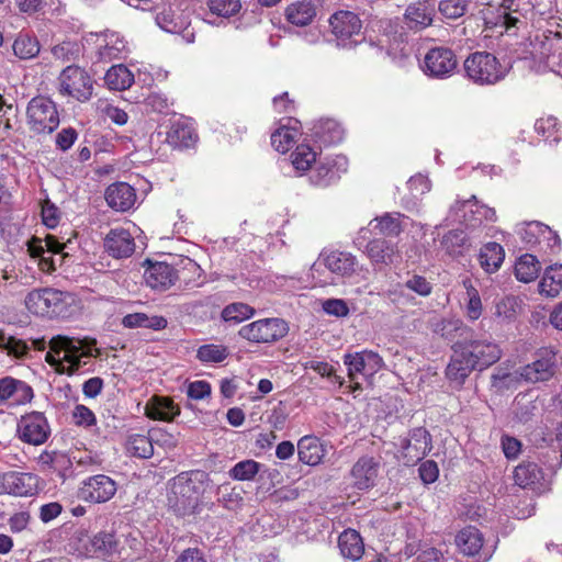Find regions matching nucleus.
I'll use <instances>...</instances> for the list:
<instances>
[{
	"mask_svg": "<svg viewBox=\"0 0 562 562\" xmlns=\"http://www.w3.org/2000/svg\"><path fill=\"white\" fill-rule=\"evenodd\" d=\"M94 350V340L58 335L50 339L45 359L58 373L72 374L95 356Z\"/></svg>",
	"mask_w": 562,
	"mask_h": 562,
	"instance_id": "f257e3e1",
	"label": "nucleus"
},
{
	"mask_svg": "<svg viewBox=\"0 0 562 562\" xmlns=\"http://www.w3.org/2000/svg\"><path fill=\"white\" fill-rule=\"evenodd\" d=\"M70 548L80 557L101 558L115 562L117 539L112 532L101 531L90 536L86 530H77L69 543Z\"/></svg>",
	"mask_w": 562,
	"mask_h": 562,
	"instance_id": "f03ea898",
	"label": "nucleus"
},
{
	"mask_svg": "<svg viewBox=\"0 0 562 562\" xmlns=\"http://www.w3.org/2000/svg\"><path fill=\"white\" fill-rule=\"evenodd\" d=\"M200 501L199 486L192 473L182 472L172 479L168 494V506L178 516L193 515Z\"/></svg>",
	"mask_w": 562,
	"mask_h": 562,
	"instance_id": "7ed1b4c3",
	"label": "nucleus"
},
{
	"mask_svg": "<svg viewBox=\"0 0 562 562\" xmlns=\"http://www.w3.org/2000/svg\"><path fill=\"white\" fill-rule=\"evenodd\" d=\"M508 66L503 65L491 53L476 52L464 60L467 76L477 85H495L503 80L508 72Z\"/></svg>",
	"mask_w": 562,
	"mask_h": 562,
	"instance_id": "20e7f679",
	"label": "nucleus"
},
{
	"mask_svg": "<svg viewBox=\"0 0 562 562\" xmlns=\"http://www.w3.org/2000/svg\"><path fill=\"white\" fill-rule=\"evenodd\" d=\"M58 92L63 97L86 102L92 97L93 80L90 75L79 66H67L58 78Z\"/></svg>",
	"mask_w": 562,
	"mask_h": 562,
	"instance_id": "39448f33",
	"label": "nucleus"
},
{
	"mask_svg": "<svg viewBox=\"0 0 562 562\" xmlns=\"http://www.w3.org/2000/svg\"><path fill=\"white\" fill-rule=\"evenodd\" d=\"M27 124L35 133H52L59 125L57 106L49 98H33L26 109Z\"/></svg>",
	"mask_w": 562,
	"mask_h": 562,
	"instance_id": "423d86ee",
	"label": "nucleus"
},
{
	"mask_svg": "<svg viewBox=\"0 0 562 562\" xmlns=\"http://www.w3.org/2000/svg\"><path fill=\"white\" fill-rule=\"evenodd\" d=\"M61 244L55 236L47 235L44 239L34 237L27 243L30 256L37 261L38 268L46 273L55 271L66 256Z\"/></svg>",
	"mask_w": 562,
	"mask_h": 562,
	"instance_id": "0eeeda50",
	"label": "nucleus"
},
{
	"mask_svg": "<svg viewBox=\"0 0 562 562\" xmlns=\"http://www.w3.org/2000/svg\"><path fill=\"white\" fill-rule=\"evenodd\" d=\"M289 326L281 318H262L244 325L238 334L241 338L256 344H270L286 336Z\"/></svg>",
	"mask_w": 562,
	"mask_h": 562,
	"instance_id": "6e6552de",
	"label": "nucleus"
},
{
	"mask_svg": "<svg viewBox=\"0 0 562 562\" xmlns=\"http://www.w3.org/2000/svg\"><path fill=\"white\" fill-rule=\"evenodd\" d=\"M457 66V56L452 49L448 47H434L426 53L422 70L430 78L447 79L453 75Z\"/></svg>",
	"mask_w": 562,
	"mask_h": 562,
	"instance_id": "1a4fd4ad",
	"label": "nucleus"
},
{
	"mask_svg": "<svg viewBox=\"0 0 562 562\" xmlns=\"http://www.w3.org/2000/svg\"><path fill=\"white\" fill-rule=\"evenodd\" d=\"M16 432L21 441L32 446H41L47 441L50 435V426L43 413L31 412L21 416Z\"/></svg>",
	"mask_w": 562,
	"mask_h": 562,
	"instance_id": "9d476101",
	"label": "nucleus"
},
{
	"mask_svg": "<svg viewBox=\"0 0 562 562\" xmlns=\"http://www.w3.org/2000/svg\"><path fill=\"white\" fill-rule=\"evenodd\" d=\"M116 491L117 484L112 477L95 474L81 481L78 495L83 502L102 504L112 499Z\"/></svg>",
	"mask_w": 562,
	"mask_h": 562,
	"instance_id": "9b49d317",
	"label": "nucleus"
},
{
	"mask_svg": "<svg viewBox=\"0 0 562 562\" xmlns=\"http://www.w3.org/2000/svg\"><path fill=\"white\" fill-rule=\"evenodd\" d=\"M25 305L36 315H58L64 307V292L50 288L33 290L27 294Z\"/></svg>",
	"mask_w": 562,
	"mask_h": 562,
	"instance_id": "f8f14e48",
	"label": "nucleus"
},
{
	"mask_svg": "<svg viewBox=\"0 0 562 562\" xmlns=\"http://www.w3.org/2000/svg\"><path fill=\"white\" fill-rule=\"evenodd\" d=\"M431 450V437L429 432L418 427L413 429L408 437L403 440L400 451V460L407 467L415 465Z\"/></svg>",
	"mask_w": 562,
	"mask_h": 562,
	"instance_id": "ddd939ff",
	"label": "nucleus"
},
{
	"mask_svg": "<svg viewBox=\"0 0 562 562\" xmlns=\"http://www.w3.org/2000/svg\"><path fill=\"white\" fill-rule=\"evenodd\" d=\"M348 169V159L344 155L326 157L319 160L310 176L314 186L328 187L336 182Z\"/></svg>",
	"mask_w": 562,
	"mask_h": 562,
	"instance_id": "4468645a",
	"label": "nucleus"
},
{
	"mask_svg": "<svg viewBox=\"0 0 562 562\" xmlns=\"http://www.w3.org/2000/svg\"><path fill=\"white\" fill-rule=\"evenodd\" d=\"M38 487V477L32 473L5 472L0 474V494L32 496Z\"/></svg>",
	"mask_w": 562,
	"mask_h": 562,
	"instance_id": "2eb2a0df",
	"label": "nucleus"
},
{
	"mask_svg": "<svg viewBox=\"0 0 562 562\" xmlns=\"http://www.w3.org/2000/svg\"><path fill=\"white\" fill-rule=\"evenodd\" d=\"M557 368V357L552 349H542L537 359L519 370V376L527 382L547 381L553 376Z\"/></svg>",
	"mask_w": 562,
	"mask_h": 562,
	"instance_id": "dca6fc26",
	"label": "nucleus"
},
{
	"mask_svg": "<svg viewBox=\"0 0 562 562\" xmlns=\"http://www.w3.org/2000/svg\"><path fill=\"white\" fill-rule=\"evenodd\" d=\"M464 346L470 351V355L480 371L496 363L503 353L499 345L487 338L473 339L464 342Z\"/></svg>",
	"mask_w": 562,
	"mask_h": 562,
	"instance_id": "f3484780",
	"label": "nucleus"
},
{
	"mask_svg": "<svg viewBox=\"0 0 562 562\" xmlns=\"http://www.w3.org/2000/svg\"><path fill=\"white\" fill-rule=\"evenodd\" d=\"M477 367L464 344L456 346L450 362L446 369V375L451 382L463 384L465 379Z\"/></svg>",
	"mask_w": 562,
	"mask_h": 562,
	"instance_id": "a211bd4d",
	"label": "nucleus"
},
{
	"mask_svg": "<svg viewBox=\"0 0 562 562\" xmlns=\"http://www.w3.org/2000/svg\"><path fill=\"white\" fill-rule=\"evenodd\" d=\"M364 252L373 266L386 267L396 262L401 258L397 245L384 238H374L370 240Z\"/></svg>",
	"mask_w": 562,
	"mask_h": 562,
	"instance_id": "6ab92c4d",
	"label": "nucleus"
},
{
	"mask_svg": "<svg viewBox=\"0 0 562 562\" xmlns=\"http://www.w3.org/2000/svg\"><path fill=\"white\" fill-rule=\"evenodd\" d=\"M379 469L380 463L373 457H361L353 464L350 472L352 485L360 491H367L373 487L379 474Z\"/></svg>",
	"mask_w": 562,
	"mask_h": 562,
	"instance_id": "aec40b11",
	"label": "nucleus"
},
{
	"mask_svg": "<svg viewBox=\"0 0 562 562\" xmlns=\"http://www.w3.org/2000/svg\"><path fill=\"white\" fill-rule=\"evenodd\" d=\"M318 263L340 278H349L356 272L358 262L356 256L350 252L331 250L323 252Z\"/></svg>",
	"mask_w": 562,
	"mask_h": 562,
	"instance_id": "412c9836",
	"label": "nucleus"
},
{
	"mask_svg": "<svg viewBox=\"0 0 562 562\" xmlns=\"http://www.w3.org/2000/svg\"><path fill=\"white\" fill-rule=\"evenodd\" d=\"M33 398L32 387L21 380L11 376L0 379V402H9L13 406L24 405Z\"/></svg>",
	"mask_w": 562,
	"mask_h": 562,
	"instance_id": "4be33fe9",
	"label": "nucleus"
},
{
	"mask_svg": "<svg viewBox=\"0 0 562 562\" xmlns=\"http://www.w3.org/2000/svg\"><path fill=\"white\" fill-rule=\"evenodd\" d=\"M144 279L151 289L165 291L176 283L178 274L176 269L166 262H148Z\"/></svg>",
	"mask_w": 562,
	"mask_h": 562,
	"instance_id": "5701e85b",
	"label": "nucleus"
},
{
	"mask_svg": "<svg viewBox=\"0 0 562 562\" xmlns=\"http://www.w3.org/2000/svg\"><path fill=\"white\" fill-rule=\"evenodd\" d=\"M108 205L117 212L131 210L136 202L135 189L126 182L110 184L104 193Z\"/></svg>",
	"mask_w": 562,
	"mask_h": 562,
	"instance_id": "b1692460",
	"label": "nucleus"
},
{
	"mask_svg": "<svg viewBox=\"0 0 562 562\" xmlns=\"http://www.w3.org/2000/svg\"><path fill=\"white\" fill-rule=\"evenodd\" d=\"M95 38L97 54L99 60L111 61L121 58L126 52V41L115 32H106L100 35H92Z\"/></svg>",
	"mask_w": 562,
	"mask_h": 562,
	"instance_id": "393cba45",
	"label": "nucleus"
},
{
	"mask_svg": "<svg viewBox=\"0 0 562 562\" xmlns=\"http://www.w3.org/2000/svg\"><path fill=\"white\" fill-rule=\"evenodd\" d=\"M333 34L341 42L358 35L362 29L359 16L351 11H339L329 19Z\"/></svg>",
	"mask_w": 562,
	"mask_h": 562,
	"instance_id": "a878e982",
	"label": "nucleus"
},
{
	"mask_svg": "<svg viewBox=\"0 0 562 562\" xmlns=\"http://www.w3.org/2000/svg\"><path fill=\"white\" fill-rule=\"evenodd\" d=\"M435 12L429 1H416L405 9L404 21L409 30L420 31L432 24Z\"/></svg>",
	"mask_w": 562,
	"mask_h": 562,
	"instance_id": "bb28decb",
	"label": "nucleus"
},
{
	"mask_svg": "<svg viewBox=\"0 0 562 562\" xmlns=\"http://www.w3.org/2000/svg\"><path fill=\"white\" fill-rule=\"evenodd\" d=\"M105 250L114 258H127L135 250L133 236L124 228L111 229L104 239Z\"/></svg>",
	"mask_w": 562,
	"mask_h": 562,
	"instance_id": "cd10ccee",
	"label": "nucleus"
},
{
	"mask_svg": "<svg viewBox=\"0 0 562 562\" xmlns=\"http://www.w3.org/2000/svg\"><path fill=\"white\" fill-rule=\"evenodd\" d=\"M145 415L153 420L172 422L180 407L170 397L154 395L145 404Z\"/></svg>",
	"mask_w": 562,
	"mask_h": 562,
	"instance_id": "c85d7f7f",
	"label": "nucleus"
},
{
	"mask_svg": "<svg viewBox=\"0 0 562 562\" xmlns=\"http://www.w3.org/2000/svg\"><path fill=\"white\" fill-rule=\"evenodd\" d=\"M116 539L115 562H132L140 558L144 551V542L138 530L131 531L127 535L116 536Z\"/></svg>",
	"mask_w": 562,
	"mask_h": 562,
	"instance_id": "c756f323",
	"label": "nucleus"
},
{
	"mask_svg": "<svg viewBox=\"0 0 562 562\" xmlns=\"http://www.w3.org/2000/svg\"><path fill=\"white\" fill-rule=\"evenodd\" d=\"M166 139L172 147L189 148L195 144L198 135L192 123L180 117L171 123Z\"/></svg>",
	"mask_w": 562,
	"mask_h": 562,
	"instance_id": "7c9ffc66",
	"label": "nucleus"
},
{
	"mask_svg": "<svg viewBox=\"0 0 562 562\" xmlns=\"http://www.w3.org/2000/svg\"><path fill=\"white\" fill-rule=\"evenodd\" d=\"M297 454L301 462L317 465L326 454L325 446L315 436H304L297 442Z\"/></svg>",
	"mask_w": 562,
	"mask_h": 562,
	"instance_id": "2f4dec72",
	"label": "nucleus"
},
{
	"mask_svg": "<svg viewBox=\"0 0 562 562\" xmlns=\"http://www.w3.org/2000/svg\"><path fill=\"white\" fill-rule=\"evenodd\" d=\"M456 544L464 555L473 557L483 547V536L477 528L469 526L458 532Z\"/></svg>",
	"mask_w": 562,
	"mask_h": 562,
	"instance_id": "473e14b6",
	"label": "nucleus"
},
{
	"mask_svg": "<svg viewBox=\"0 0 562 562\" xmlns=\"http://www.w3.org/2000/svg\"><path fill=\"white\" fill-rule=\"evenodd\" d=\"M316 16V8L310 0H301L291 3L285 9L286 20L294 25L305 26Z\"/></svg>",
	"mask_w": 562,
	"mask_h": 562,
	"instance_id": "72a5a7b5",
	"label": "nucleus"
},
{
	"mask_svg": "<svg viewBox=\"0 0 562 562\" xmlns=\"http://www.w3.org/2000/svg\"><path fill=\"white\" fill-rule=\"evenodd\" d=\"M340 553L352 561L361 559L364 547L360 535L356 530L344 531L338 539Z\"/></svg>",
	"mask_w": 562,
	"mask_h": 562,
	"instance_id": "f704fd0d",
	"label": "nucleus"
},
{
	"mask_svg": "<svg viewBox=\"0 0 562 562\" xmlns=\"http://www.w3.org/2000/svg\"><path fill=\"white\" fill-rule=\"evenodd\" d=\"M505 258L503 247L497 243H487L484 245L479 255L481 267L487 273H494L499 269Z\"/></svg>",
	"mask_w": 562,
	"mask_h": 562,
	"instance_id": "c9c22d12",
	"label": "nucleus"
},
{
	"mask_svg": "<svg viewBox=\"0 0 562 562\" xmlns=\"http://www.w3.org/2000/svg\"><path fill=\"white\" fill-rule=\"evenodd\" d=\"M468 209L471 214L480 215L479 223L482 222V218L494 222L496 221V212L494 209H491L486 205L480 204L476 200L475 195H472L468 200H457L453 205H451L450 211L456 214V216L461 217L459 212Z\"/></svg>",
	"mask_w": 562,
	"mask_h": 562,
	"instance_id": "e433bc0d",
	"label": "nucleus"
},
{
	"mask_svg": "<svg viewBox=\"0 0 562 562\" xmlns=\"http://www.w3.org/2000/svg\"><path fill=\"white\" fill-rule=\"evenodd\" d=\"M541 294L555 297L562 291V265H552L544 270L539 283Z\"/></svg>",
	"mask_w": 562,
	"mask_h": 562,
	"instance_id": "4c0bfd02",
	"label": "nucleus"
},
{
	"mask_svg": "<svg viewBox=\"0 0 562 562\" xmlns=\"http://www.w3.org/2000/svg\"><path fill=\"white\" fill-rule=\"evenodd\" d=\"M403 218H405V216L401 213H385L372 220L369 225L378 231L380 235L397 236L404 228L402 224Z\"/></svg>",
	"mask_w": 562,
	"mask_h": 562,
	"instance_id": "58836bf2",
	"label": "nucleus"
},
{
	"mask_svg": "<svg viewBox=\"0 0 562 562\" xmlns=\"http://www.w3.org/2000/svg\"><path fill=\"white\" fill-rule=\"evenodd\" d=\"M104 81L111 90L123 91L134 82V75L124 65L112 66L104 76Z\"/></svg>",
	"mask_w": 562,
	"mask_h": 562,
	"instance_id": "ea45409f",
	"label": "nucleus"
},
{
	"mask_svg": "<svg viewBox=\"0 0 562 562\" xmlns=\"http://www.w3.org/2000/svg\"><path fill=\"white\" fill-rule=\"evenodd\" d=\"M542 479L541 469L533 462L521 463L514 471V481L522 488L535 487Z\"/></svg>",
	"mask_w": 562,
	"mask_h": 562,
	"instance_id": "a19ab883",
	"label": "nucleus"
},
{
	"mask_svg": "<svg viewBox=\"0 0 562 562\" xmlns=\"http://www.w3.org/2000/svg\"><path fill=\"white\" fill-rule=\"evenodd\" d=\"M167 319L162 316H148L145 313L127 314L122 319V325L126 328H151L155 330L167 327Z\"/></svg>",
	"mask_w": 562,
	"mask_h": 562,
	"instance_id": "79ce46f5",
	"label": "nucleus"
},
{
	"mask_svg": "<svg viewBox=\"0 0 562 562\" xmlns=\"http://www.w3.org/2000/svg\"><path fill=\"white\" fill-rule=\"evenodd\" d=\"M540 271V262L536 256L525 254L518 258L515 265L516 278L525 283L533 281Z\"/></svg>",
	"mask_w": 562,
	"mask_h": 562,
	"instance_id": "37998d69",
	"label": "nucleus"
},
{
	"mask_svg": "<svg viewBox=\"0 0 562 562\" xmlns=\"http://www.w3.org/2000/svg\"><path fill=\"white\" fill-rule=\"evenodd\" d=\"M518 233L522 241L529 247L542 245V237L552 236L551 228L540 222H530L521 227Z\"/></svg>",
	"mask_w": 562,
	"mask_h": 562,
	"instance_id": "c03bdc74",
	"label": "nucleus"
},
{
	"mask_svg": "<svg viewBox=\"0 0 562 562\" xmlns=\"http://www.w3.org/2000/svg\"><path fill=\"white\" fill-rule=\"evenodd\" d=\"M126 450L133 457L148 459L154 453L153 439L140 434L131 435L126 440Z\"/></svg>",
	"mask_w": 562,
	"mask_h": 562,
	"instance_id": "a18cd8bd",
	"label": "nucleus"
},
{
	"mask_svg": "<svg viewBox=\"0 0 562 562\" xmlns=\"http://www.w3.org/2000/svg\"><path fill=\"white\" fill-rule=\"evenodd\" d=\"M12 48L14 55L20 59H31L38 55L40 43L35 37L21 33L14 40Z\"/></svg>",
	"mask_w": 562,
	"mask_h": 562,
	"instance_id": "49530a36",
	"label": "nucleus"
},
{
	"mask_svg": "<svg viewBox=\"0 0 562 562\" xmlns=\"http://www.w3.org/2000/svg\"><path fill=\"white\" fill-rule=\"evenodd\" d=\"M229 350L224 345L206 344L196 350V358L203 363H220L227 359Z\"/></svg>",
	"mask_w": 562,
	"mask_h": 562,
	"instance_id": "de8ad7c7",
	"label": "nucleus"
},
{
	"mask_svg": "<svg viewBox=\"0 0 562 562\" xmlns=\"http://www.w3.org/2000/svg\"><path fill=\"white\" fill-rule=\"evenodd\" d=\"M463 285L467 290V301L464 305L467 317L474 322L479 319L483 312V304L479 291L473 286L470 280H464Z\"/></svg>",
	"mask_w": 562,
	"mask_h": 562,
	"instance_id": "09e8293b",
	"label": "nucleus"
},
{
	"mask_svg": "<svg viewBox=\"0 0 562 562\" xmlns=\"http://www.w3.org/2000/svg\"><path fill=\"white\" fill-rule=\"evenodd\" d=\"M467 245V235L461 229H453L442 236L441 248L450 256L462 254Z\"/></svg>",
	"mask_w": 562,
	"mask_h": 562,
	"instance_id": "8fccbe9b",
	"label": "nucleus"
},
{
	"mask_svg": "<svg viewBox=\"0 0 562 562\" xmlns=\"http://www.w3.org/2000/svg\"><path fill=\"white\" fill-rule=\"evenodd\" d=\"M316 161V153L311 146L302 144L299 145L291 154V164L300 173L305 172L311 168V165Z\"/></svg>",
	"mask_w": 562,
	"mask_h": 562,
	"instance_id": "3c124183",
	"label": "nucleus"
},
{
	"mask_svg": "<svg viewBox=\"0 0 562 562\" xmlns=\"http://www.w3.org/2000/svg\"><path fill=\"white\" fill-rule=\"evenodd\" d=\"M299 131L295 127L282 126L271 135V144L276 150L286 153L295 143Z\"/></svg>",
	"mask_w": 562,
	"mask_h": 562,
	"instance_id": "603ef678",
	"label": "nucleus"
},
{
	"mask_svg": "<svg viewBox=\"0 0 562 562\" xmlns=\"http://www.w3.org/2000/svg\"><path fill=\"white\" fill-rule=\"evenodd\" d=\"M315 134L324 145L340 143L344 138V131L335 121H326L317 127Z\"/></svg>",
	"mask_w": 562,
	"mask_h": 562,
	"instance_id": "864d4df0",
	"label": "nucleus"
},
{
	"mask_svg": "<svg viewBox=\"0 0 562 562\" xmlns=\"http://www.w3.org/2000/svg\"><path fill=\"white\" fill-rule=\"evenodd\" d=\"M156 22L160 29L169 33H179L187 25V21L177 15L171 9L159 12Z\"/></svg>",
	"mask_w": 562,
	"mask_h": 562,
	"instance_id": "5fc2aeb1",
	"label": "nucleus"
},
{
	"mask_svg": "<svg viewBox=\"0 0 562 562\" xmlns=\"http://www.w3.org/2000/svg\"><path fill=\"white\" fill-rule=\"evenodd\" d=\"M261 464L255 460L248 459L237 462L228 472L229 476L236 481H250L259 472Z\"/></svg>",
	"mask_w": 562,
	"mask_h": 562,
	"instance_id": "6e6d98bb",
	"label": "nucleus"
},
{
	"mask_svg": "<svg viewBox=\"0 0 562 562\" xmlns=\"http://www.w3.org/2000/svg\"><path fill=\"white\" fill-rule=\"evenodd\" d=\"M255 310L246 303L237 302L227 305L222 311V317L225 322L240 323L254 316Z\"/></svg>",
	"mask_w": 562,
	"mask_h": 562,
	"instance_id": "4d7b16f0",
	"label": "nucleus"
},
{
	"mask_svg": "<svg viewBox=\"0 0 562 562\" xmlns=\"http://www.w3.org/2000/svg\"><path fill=\"white\" fill-rule=\"evenodd\" d=\"M207 7L213 14L222 18H229L237 14L241 9L240 0H207Z\"/></svg>",
	"mask_w": 562,
	"mask_h": 562,
	"instance_id": "13d9d810",
	"label": "nucleus"
},
{
	"mask_svg": "<svg viewBox=\"0 0 562 562\" xmlns=\"http://www.w3.org/2000/svg\"><path fill=\"white\" fill-rule=\"evenodd\" d=\"M344 363L348 369V375L351 381H355L358 374L367 375V362L363 350L345 355Z\"/></svg>",
	"mask_w": 562,
	"mask_h": 562,
	"instance_id": "bf43d9fd",
	"label": "nucleus"
},
{
	"mask_svg": "<svg viewBox=\"0 0 562 562\" xmlns=\"http://www.w3.org/2000/svg\"><path fill=\"white\" fill-rule=\"evenodd\" d=\"M468 4V0H441L438 10L446 19L457 20L464 15Z\"/></svg>",
	"mask_w": 562,
	"mask_h": 562,
	"instance_id": "052dcab7",
	"label": "nucleus"
},
{
	"mask_svg": "<svg viewBox=\"0 0 562 562\" xmlns=\"http://www.w3.org/2000/svg\"><path fill=\"white\" fill-rule=\"evenodd\" d=\"M0 349L5 350L9 356L15 358H22L27 352V345L21 339H16L12 336L7 337L0 329Z\"/></svg>",
	"mask_w": 562,
	"mask_h": 562,
	"instance_id": "680f3d73",
	"label": "nucleus"
},
{
	"mask_svg": "<svg viewBox=\"0 0 562 562\" xmlns=\"http://www.w3.org/2000/svg\"><path fill=\"white\" fill-rule=\"evenodd\" d=\"M71 416L74 423L80 427H91L97 423L94 413L89 407L82 404H78L75 406Z\"/></svg>",
	"mask_w": 562,
	"mask_h": 562,
	"instance_id": "e2e57ef3",
	"label": "nucleus"
},
{
	"mask_svg": "<svg viewBox=\"0 0 562 562\" xmlns=\"http://www.w3.org/2000/svg\"><path fill=\"white\" fill-rule=\"evenodd\" d=\"M37 462L42 468L56 470L58 467L67 463L68 460L65 454L58 451H43L38 456Z\"/></svg>",
	"mask_w": 562,
	"mask_h": 562,
	"instance_id": "0e129e2a",
	"label": "nucleus"
},
{
	"mask_svg": "<svg viewBox=\"0 0 562 562\" xmlns=\"http://www.w3.org/2000/svg\"><path fill=\"white\" fill-rule=\"evenodd\" d=\"M408 189L414 199H419L422 195L430 191V181L423 175L412 177L407 182Z\"/></svg>",
	"mask_w": 562,
	"mask_h": 562,
	"instance_id": "69168bd1",
	"label": "nucleus"
},
{
	"mask_svg": "<svg viewBox=\"0 0 562 562\" xmlns=\"http://www.w3.org/2000/svg\"><path fill=\"white\" fill-rule=\"evenodd\" d=\"M42 218L43 223L49 228L56 227L59 223L60 212L49 200H45L42 204Z\"/></svg>",
	"mask_w": 562,
	"mask_h": 562,
	"instance_id": "338daca9",
	"label": "nucleus"
},
{
	"mask_svg": "<svg viewBox=\"0 0 562 562\" xmlns=\"http://www.w3.org/2000/svg\"><path fill=\"white\" fill-rule=\"evenodd\" d=\"M323 311L336 317H345L349 314V307L346 301L341 299H328L322 304Z\"/></svg>",
	"mask_w": 562,
	"mask_h": 562,
	"instance_id": "774afa93",
	"label": "nucleus"
}]
</instances>
